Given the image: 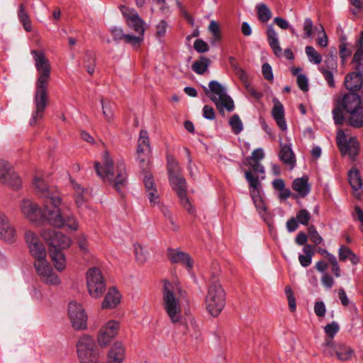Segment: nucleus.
<instances>
[{
	"mask_svg": "<svg viewBox=\"0 0 363 363\" xmlns=\"http://www.w3.org/2000/svg\"><path fill=\"white\" fill-rule=\"evenodd\" d=\"M31 55L35 61L38 72L35 91L33 99L34 108L29 121L30 125H35L43 120L45 108L48 104V84L50 78L51 65L42 50H33Z\"/></svg>",
	"mask_w": 363,
	"mask_h": 363,
	"instance_id": "f257e3e1",
	"label": "nucleus"
},
{
	"mask_svg": "<svg viewBox=\"0 0 363 363\" xmlns=\"http://www.w3.org/2000/svg\"><path fill=\"white\" fill-rule=\"evenodd\" d=\"M102 163L103 165H101L99 162L94 163L98 176L104 181L107 180L118 193L123 194V190L127 184V173L124 162H117L115 174L113 160L108 152L105 151L102 155Z\"/></svg>",
	"mask_w": 363,
	"mask_h": 363,
	"instance_id": "f03ea898",
	"label": "nucleus"
},
{
	"mask_svg": "<svg viewBox=\"0 0 363 363\" xmlns=\"http://www.w3.org/2000/svg\"><path fill=\"white\" fill-rule=\"evenodd\" d=\"M186 292L178 284L168 281L164 282L162 291L163 308L171 322L174 324L180 323L182 317V300Z\"/></svg>",
	"mask_w": 363,
	"mask_h": 363,
	"instance_id": "7ed1b4c3",
	"label": "nucleus"
},
{
	"mask_svg": "<svg viewBox=\"0 0 363 363\" xmlns=\"http://www.w3.org/2000/svg\"><path fill=\"white\" fill-rule=\"evenodd\" d=\"M65 210L69 211V206L63 203L61 197L52 198V210L48 213V224L57 228L66 227L70 230L76 231L79 228V221L73 213L66 214Z\"/></svg>",
	"mask_w": 363,
	"mask_h": 363,
	"instance_id": "20e7f679",
	"label": "nucleus"
},
{
	"mask_svg": "<svg viewBox=\"0 0 363 363\" xmlns=\"http://www.w3.org/2000/svg\"><path fill=\"white\" fill-rule=\"evenodd\" d=\"M20 210L25 218L30 223L39 225L45 221L48 223V213L52 212V206L50 203L43 201V208L33 201L25 199L20 203Z\"/></svg>",
	"mask_w": 363,
	"mask_h": 363,
	"instance_id": "39448f33",
	"label": "nucleus"
},
{
	"mask_svg": "<svg viewBox=\"0 0 363 363\" xmlns=\"http://www.w3.org/2000/svg\"><path fill=\"white\" fill-rule=\"evenodd\" d=\"M225 305V293L220 284L213 281L208 287L205 299L207 311L213 317L218 316Z\"/></svg>",
	"mask_w": 363,
	"mask_h": 363,
	"instance_id": "423d86ee",
	"label": "nucleus"
},
{
	"mask_svg": "<svg viewBox=\"0 0 363 363\" xmlns=\"http://www.w3.org/2000/svg\"><path fill=\"white\" fill-rule=\"evenodd\" d=\"M79 363H99L100 353L94 339L89 335H82L76 345Z\"/></svg>",
	"mask_w": 363,
	"mask_h": 363,
	"instance_id": "0eeeda50",
	"label": "nucleus"
},
{
	"mask_svg": "<svg viewBox=\"0 0 363 363\" xmlns=\"http://www.w3.org/2000/svg\"><path fill=\"white\" fill-rule=\"evenodd\" d=\"M209 89L205 87V93L208 94L211 92L210 99L214 102L217 108L223 112V109L232 111L234 109V102L227 94L226 90L218 82L213 80L209 82Z\"/></svg>",
	"mask_w": 363,
	"mask_h": 363,
	"instance_id": "6e6552de",
	"label": "nucleus"
},
{
	"mask_svg": "<svg viewBox=\"0 0 363 363\" xmlns=\"http://www.w3.org/2000/svg\"><path fill=\"white\" fill-rule=\"evenodd\" d=\"M245 177L249 183L250 195L257 212L264 220H267L269 213L266 203L261 196L262 187L259 177L254 176L250 170L245 172Z\"/></svg>",
	"mask_w": 363,
	"mask_h": 363,
	"instance_id": "1a4fd4ad",
	"label": "nucleus"
},
{
	"mask_svg": "<svg viewBox=\"0 0 363 363\" xmlns=\"http://www.w3.org/2000/svg\"><path fill=\"white\" fill-rule=\"evenodd\" d=\"M40 235L49 245V250H63L68 249L72 244V239L60 231L50 228H43Z\"/></svg>",
	"mask_w": 363,
	"mask_h": 363,
	"instance_id": "9d476101",
	"label": "nucleus"
},
{
	"mask_svg": "<svg viewBox=\"0 0 363 363\" xmlns=\"http://www.w3.org/2000/svg\"><path fill=\"white\" fill-rule=\"evenodd\" d=\"M86 288L91 298H99L106 291V283L101 270L91 267L86 272Z\"/></svg>",
	"mask_w": 363,
	"mask_h": 363,
	"instance_id": "9b49d317",
	"label": "nucleus"
},
{
	"mask_svg": "<svg viewBox=\"0 0 363 363\" xmlns=\"http://www.w3.org/2000/svg\"><path fill=\"white\" fill-rule=\"evenodd\" d=\"M336 142L341 154L354 161L359 152V143L355 137H349L345 130L337 133Z\"/></svg>",
	"mask_w": 363,
	"mask_h": 363,
	"instance_id": "f8f14e48",
	"label": "nucleus"
},
{
	"mask_svg": "<svg viewBox=\"0 0 363 363\" xmlns=\"http://www.w3.org/2000/svg\"><path fill=\"white\" fill-rule=\"evenodd\" d=\"M120 329V323L118 320H109L104 323L99 328L96 340L101 348L107 347L116 337Z\"/></svg>",
	"mask_w": 363,
	"mask_h": 363,
	"instance_id": "ddd939ff",
	"label": "nucleus"
},
{
	"mask_svg": "<svg viewBox=\"0 0 363 363\" xmlns=\"http://www.w3.org/2000/svg\"><path fill=\"white\" fill-rule=\"evenodd\" d=\"M24 240L29 253L34 258V261L47 257L45 247L34 231L26 230L24 233Z\"/></svg>",
	"mask_w": 363,
	"mask_h": 363,
	"instance_id": "4468645a",
	"label": "nucleus"
},
{
	"mask_svg": "<svg viewBox=\"0 0 363 363\" xmlns=\"http://www.w3.org/2000/svg\"><path fill=\"white\" fill-rule=\"evenodd\" d=\"M67 313L74 330H85L87 328L88 317L80 303L75 301H70L68 304Z\"/></svg>",
	"mask_w": 363,
	"mask_h": 363,
	"instance_id": "2eb2a0df",
	"label": "nucleus"
},
{
	"mask_svg": "<svg viewBox=\"0 0 363 363\" xmlns=\"http://www.w3.org/2000/svg\"><path fill=\"white\" fill-rule=\"evenodd\" d=\"M0 183L15 191L19 190L22 184L21 178L12 166L4 160H0Z\"/></svg>",
	"mask_w": 363,
	"mask_h": 363,
	"instance_id": "dca6fc26",
	"label": "nucleus"
},
{
	"mask_svg": "<svg viewBox=\"0 0 363 363\" xmlns=\"http://www.w3.org/2000/svg\"><path fill=\"white\" fill-rule=\"evenodd\" d=\"M169 181L172 189L177 192L182 206L189 213L193 214L194 210L189 199L186 196V182L182 174L171 176V177L169 178Z\"/></svg>",
	"mask_w": 363,
	"mask_h": 363,
	"instance_id": "f3484780",
	"label": "nucleus"
},
{
	"mask_svg": "<svg viewBox=\"0 0 363 363\" xmlns=\"http://www.w3.org/2000/svg\"><path fill=\"white\" fill-rule=\"evenodd\" d=\"M150 152L151 147L147 132L145 130H141L138 140L137 160L143 169H147L149 167Z\"/></svg>",
	"mask_w": 363,
	"mask_h": 363,
	"instance_id": "a211bd4d",
	"label": "nucleus"
},
{
	"mask_svg": "<svg viewBox=\"0 0 363 363\" xmlns=\"http://www.w3.org/2000/svg\"><path fill=\"white\" fill-rule=\"evenodd\" d=\"M17 231L9 218L0 209V240L8 244L17 240Z\"/></svg>",
	"mask_w": 363,
	"mask_h": 363,
	"instance_id": "6ab92c4d",
	"label": "nucleus"
},
{
	"mask_svg": "<svg viewBox=\"0 0 363 363\" xmlns=\"http://www.w3.org/2000/svg\"><path fill=\"white\" fill-rule=\"evenodd\" d=\"M120 10L130 29L133 30L136 33H145V22L134 9L121 6Z\"/></svg>",
	"mask_w": 363,
	"mask_h": 363,
	"instance_id": "aec40b11",
	"label": "nucleus"
},
{
	"mask_svg": "<svg viewBox=\"0 0 363 363\" xmlns=\"http://www.w3.org/2000/svg\"><path fill=\"white\" fill-rule=\"evenodd\" d=\"M33 186L37 195L43 199L44 201L50 203L52 205L54 196L60 197L57 190L54 187L48 186L41 178L35 177Z\"/></svg>",
	"mask_w": 363,
	"mask_h": 363,
	"instance_id": "412c9836",
	"label": "nucleus"
},
{
	"mask_svg": "<svg viewBox=\"0 0 363 363\" xmlns=\"http://www.w3.org/2000/svg\"><path fill=\"white\" fill-rule=\"evenodd\" d=\"M144 185L146 192V196L149 200L151 206L154 207L157 206L160 207V194L156 187L152 175L146 173L144 177Z\"/></svg>",
	"mask_w": 363,
	"mask_h": 363,
	"instance_id": "4be33fe9",
	"label": "nucleus"
},
{
	"mask_svg": "<svg viewBox=\"0 0 363 363\" xmlns=\"http://www.w3.org/2000/svg\"><path fill=\"white\" fill-rule=\"evenodd\" d=\"M338 105L345 111L347 116H348L362 106V103L358 94L350 92L345 94L342 99L338 101Z\"/></svg>",
	"mask_w": 363,
	"mask_h": 363,
	"instance_id": "5701e85b",
	"label": "nucleus"
},
{
	"mask_svg": "<svg viewBox=\"0 0 363 363\" xmlns=\"http://www.w3.org/2000/svg\"><path fill=\"white\" fill-rule=\"evenodd\" d=\"M168 257L172 263L183 265L189 273H191L194 267V261L189 254L179 249H169Z\"/></svg>",
	"mask_w": 363,
	"mask_h": 363,
	"instance_id": "b1692460",
	"label": "nucleus"
},
{
	"mask_svg": "<svg viewBox=\"0 0 363 363\" xmlns=\"http://www.w3.org/2000/svg\"><path fill=\"white\" fill-rule=\"evenodd\" d=\"M125 358V347L121 341H116L110 347L108 363H123Z\"/></svg>",
	"mask_w": 363,
	"mask_h": 363,
	"instance_id": "393cba45",
	"label": "nucleus"
},
{
	"mask_svg": "<svg viewBox=\"0 0 363 363\" xmlns=\"http://www.w3.org/2000/svg\"><path fill=\"white\" fill-rule=\"evenodd\" d=\"M326 67L322 66L318 68L319 71L323 75L328 85L333 88L335 86L334 80V72H337V62L333 57L328 58L325 60Z\"/></svg>",
	"mask_w": 363,
	"mask_h": 363,
	"instance_id": "a878e982",
	"label": "nucleus"
},
{
	"mask_svg": "<svg viewBox=\"0 0 363 363\" xmlns=\"http://www.w3.org/2000/svg\"><path fill=\"white\" fill-rule=\"evenodd\" d=\"M121 298L122 296L116 288H109L102 301L101 308L103 309H113L120 304Z\"/></svg>",
	"mask_w": 363,
	"mask_h": 363,
	"instance_id": "bb28decb",
	"label": "nucleus"
},
{
	"mask_svg": "<svg viewBox=\"0 0 363 363\" xmlns=\"http://www.w3.org/2000/svg\"><path fill=\"white\" fill-rule=\"evenodd\" d=\"M274 106L272 110V115L279 128L285 131L287 130V125L284 118V108L282 104L277 99L273 100Z\"/></svg>",
	"mask_w": 363,
	"mask_h": 363,
	"instance_id": "cd10ccee",
	"label": "nucleus"
},
{
	"mask_svg": "<svg viewBox=\"0 0 363 363\" xmlns=\"http://www.w3.org/2000/svg\"><path fill=\"white\" fill-rule=\"evenodd\" d=\"M311 189V186L307 176L296 178L292 182V189L297 193L299 197H306L310 193Z\"/></svg>",
	"mask_w": 363,
	"mask_h": 363,
	"instance_id": "c85d7f7f",
	"label": "nucleus"
},
{
	"mask_svg": "<svg viewBox=\"0 0 363 363\" xmlns=\"http://www.w3.org/2000/svg\"><path fill=\"white\" fill-rule=\"evenodd\" d=\"M267 37L268 43L273 50L274 54L280 57L282 55V49L280 47L278 35L272 25H269L267 28Z\"/></svg>",
	"mask_w": 363,
	"mask_h": 363,
	"instance_id": "c756f323",
	"label": "nucleus"
},
{
	"mask_svg": "<svg viewBox=\"0 0 363 363\" xmlns=\"http://www.w3.org/2000/svg\"><path fill=\"white\" fill-rule=\"evenodd\" d=\"M362 74L357 72L348 74L345 79V86L347 89L354 91L359 90L362 85Z\"/></svg>",
	"mask_w": 363,
	"mask_h": 363,
	"instance_id": "7c9ffc66",
	"label": "nucleus"
},
{
	"mask_svg": "<svg viewBox=\"0 0 363 363\" xmlns=\"http://www.w3.org/2000/svg\"><path fill=\"white\" fill-rule=\"evenodd\" d=\"M52 262L55 269L60 272L64 271L67 267V259L62 250H49Z\"/></svg>",
	"mask_w": 363,
	"mask_h": 363,
	"instance_id": "2f4dec72",
	"label": "nucleus"
},
{
	"mask_svg": "<svg viewBox=\"0 0 363 363\" xmlns=\"http://www.w3.org/2000/svg\"><path fill=\"white\" fill-rule=\"evenodd\" d=\"M347 124L353 128L363 127V105L347 116Z\"/></svg>",
	"mask_w": 363,
	"mask_h": 363,
	"instance_id": "473e14b6",
	"label": "nucleus"
},
{
	"mask_svg": "<svg viewBox=\"0 0 363 363\" xmlns=\"http://www.w3.org/2000/svg\"><path fill=\"white\" fill-rule=\"evenodd\" d=\"M281 148L279 154V159L285 164L294 165L295 163V156L290 144H281Z\"/></svg>",
	"mask_w": 363,
	"mask_h": 363,
	"instance_id": "72a5a7b5",
	"label": "nucleus"
},
{
	"mask_svg": "<svg viewBox=\"0 0 363 363\" xmlns=\"http://www.w3.org/2000/svg\"><path fill=\"white\" fill-rule=\"evenodd\" d=\"M335 353L339 360L347 361L352 357L354 351L348 345L337 343V346L335 347Z\"/></svg>",
	"mask_w": 363,
	"mask_h": 363,
	"instance_id": "f704fd0d",
	"label": "nucleus"
},
{
	"mask_svg": "<svg viewBox=\"0 0 363 363\" xmlns=\"http://www.w3.org/2000/svg\"><path fill=\"white\" fill-rule=\"evenodd\" d=\"M338 255L340 261H345L348 259L354 265H356L359 262V257H357L349 247L345 245H341L339 247Z\"/></svg>",
	"mask_w": 363,
	"mask_h": 363,
	"instance_id": "c9c22d12",
	"label": "nucleus"
},
{
	"mask_svg": "<svg viewBox=\"0 0 363 363\" xmlns=\"http://www.w3.org/2000/svg\"><path fill=\"white\" fill-rule=\"evenodd\" d=\"M33 265L35 270L40 279L48 272H50V270L53 269L50 263L47 259V257L38 260H35Z\"/></svg>",
	"mask_w": 363,
	"mask_h": 363,
	"instance_id": "e433bc0d",
	"label": "nucleus"
},
{
	"mask_svg": "<svg viewBox=\"0 0 363 363\" xmlns=\"http://www.w3.org/2000/svg\"><path fill=\"white\" fill-rule=\"evenodd\" d=\"M72 185L74 191L76 205L78 208H80L85 203L84 194L86 193L88 190L74 181H72Z\"/></svg>",
	"mask_w": 363,
	"mask_h": 363,
	"instance_id": "4c0bfd02",
	"label": "nucleus"
},
{
	"mask_svg": "<svg viewBox=\"0 0 363 363\" xmlns=\"http://www.w3.org/2000/svg\"><path fill=\"white\" fill-rule=\"evenodd\" d=\"M258 19L262 23L268 22L272 13L269 8L265 4H258L255 6Z\"/></svg>",
	"mask_w": 363,
	"mask_h": 363,
	"instance_id": "58836bf2",
	"label": "nucleus"
},
{
	"mask_svg": "<svg viewBox=\"0 0 363 363\" xmlns=\"http://www.w3.org/2000/svg\"><path fill=\"white\" fill-rule=\"evenodd\" d=\"M210 63L211 61L208 58L201 56L192 64V69L198 74H203L208 69Z\"/></svg>",
	"mask_w": 363,
	"mask_h": 363,
	"instance_id": "ea45409f",
	"label": "nucleus"
},
{
	"mask_svg": "<svg viewBox=\"0 0 363 363\" xmlns=\"http://www.w3.org/2000/svg\"><path fill=\"white\" fill-rule=\"evenodd\" d=\"M348 180L354 191L360 189L362 186V182L359 171L355 169H351L348 173Z\"/></svg>",
	"mask_w": 363,
	"mask_h": 363,
	"instance_id": "a19ab883",
	"label": "nucleus"
},
{
	"mask_svg": "<svg viewBox=\"0 0 363 363\" xmlns=\"http://www.w3.org/2000/svg\"><path fill=\"white\" fill-rule=\"evenodd\" d=\"M144 40V33H136V35L126 34L124 43L130 45L133 48L138 49Z\"/></svg>",
	"mask_w": 363,
	"mask_h": 363,
	"instance_id": "79ce46f5",
	"label": "nucleus"
},
{
	"mask_svg": "<svg viewBox=\"0 0 363 363\" xmlns=\"http://www.w3.org/2000/svg\"><path fill=\"white\" fill-rule=\"evenodd\" d=\"M303 251L304 252V253L306 255H300L298 256V260L302 267H307L312 262V257L313 255V251L311 245H306L303 247Z\"/></svg>",
	"mask_w": 363,
	"mask_h": 363,
	"instance_id": "37998d69",
	"label": "nucleus"
},
{
	"mask_svg": "<svg viewBox=\"0 0 363 363\" xmlns=\"http://www.w3.org/2000/svg\"><path fill=\"white\" fill-rule=\"evenodd\" d=\"M40 279L42 282L49 286H57L61 284L60 277L54 272L53 269L50 270V272H48Z\"/></svg>",
	"mask_w": 363,
	"mask_h": 363,
	"instance_id": "c03bdc74",
	"label": "nucleus"
},
{
	"mask_svg": "<svg viewBox=\"0 0 363 363\" xmlns=\"http://www.w3.org/2000/svg\"><path fill=\"white\" fill-rule=\"evenodd\" d=\"M186 333L189 334L194 339H199L201 337V329L199 325L196 321L191 318L189 323H186Z\"/></svg>",
	"mask_w": 363,
	"mask_h": 363,
	"instance_id": "a18cd8bd",
	"label": "nucleus"
},
{
	"mask_svg": "<svg viewBox=\"0 0 363 363\" xmlns=\"http://www.w3.org/2000/svg\"><path fill=\"white\" fill-rule=\"evenodd\" d=\"M167 170L169 178L182 174L179 162L172 156L167 157Z\"/></svg>",
	"mask_w": 363,
	"mask_h": 363,
	"instance_id": "49530a36",
	"label": "nucleus"
},
{
	"mask_svg": "<svg viewBox=\"0 0 363 363\" xmlns=\"http://www.w3.org/2000/svg\"><path fill=\"white\" fill-rule=\"evenodd\" d=\"M306 54L310 62L319 65L322 62V56L312 46L306 47Z\"/></svg>",
	"mask_w": 363,
	"mask_h": 363,
	"instance_id": "de8ad7c7",
	"label": "nucleus"
},
{
	"mask_svg": "<svg viewBox=\"0 0 363 363\" xmlns=\"http://www.w3.org/2000/svg\"><path fill=\"white\" fill-rule=\"evenodd\" d=\"M134 254L136 261L139 264L145 263L147 259V252L139 244L133 245Z\"/></svg>",
	"mask_w": 363,
	"mask_h": 363,
	"instance_id": "09e8293b",
	"label": "nucleus"
},
{
	"mask_svg": "<svg viewBox=\"0 0 363 363\" xmlns=\"http://www.w3.org/2000/svg\"><path fill=\"white\" fill-rule=\"evenodd\" d=\"M101 103L104 118L108 122L113 121L114 113L111 104L108 101L106 102L104 99H101Z\"/></svg>",
	"mask_w": 363,
	"mask_h": 363,
	"instance_id": "8fccbe9b",
	"label": "nucleus"
},
{
	"mask_svg": "<svg viewBox=\"0 0 363 363\" xmlns=\"http://www.w3.org/2000/svg\"><path fill=\"white\" fill-rule=\"evenodd\" d=\"M229 124L235 134H239L243 129L242 121L237 114L230 118Z\"/></svg>",
	"mask_w": 363,
	"mask_h": 363,
	"instance_id": "3c124183",
	"label": "nucleus"
},
{
	"mask_svg": "<svg viewBox=\"0 0 363 363\" xmlns=\"http://www.w3.org/2000/svg\"><path fill=\"white\" fill-rule=\"evenodd\" d=\"M284 291L287 297L289 310L294 312L296 310V301L294 291L289 286L285 287Z\"/></svg>",
	"mask_w": 363,
	"mask_h": 363,
	"instance_id": "603ef678",
	"label": "nucleus"
},
{
	"mask_svg": "<svg viewBox=\"0 0 363 363\" xmlns=\"http://www.w3.org/2000/svg\"><path fill=\"white\" fill-rule=\"evenodd\" d=\"M352 46L348 43H342L339 46V54L342 60V62L345 63L347 57L352 53Z\"/></svg>",
	"mask_w": 363,
	"mask_h": 363,
	"instance_id": "864d4df0",
	"label": "nucleus"
},
{
	"mask_svg": "<svg viewBox=\"0 0 363 363\" xmlns=\"http://www.w3.org/2000/svg\"><path fill=\"white\" fill-rule=\"evenodd\" d=\"M337 343L334 342L332 340H326L323 345V353L327 357H333L335 353V347Z\"/></svg>",
	"mask_w": 363,
	"mask_h": 363,
	"instance_id": "5fc2aeb1",
	"label": "nucleus"
},
{
	"mask_svg": "<svg viewBox=\"0 0 363 363\" xmlns=\"http://www.w3.org/2000/svg\"><path fill=\"white\" fill-rule=\"evenodd\" d=\"M85 67L87 72L91 75L95 70V59L91 52H86L84 57Z\"/></svg>",
	"mask_w": 363,
	"mask_h": 363,
	"instance_id": "6e6d98bb",
	"label": "nucleus"
},
{
	"mask_svg": "<svg viewBox=\"0 0 363 363\" xmlns=\"http://www.w3.org/2000/svg\"><path fill=\"white\" fill-rule=\"evenodd\" d=\"M296 220L298 222L303 225H307L311 218V216L309 211L306 209H301L296 213Z\"/></svg>",
	"mask_w": 363,
	"mask_h": 363,
	"instance_id": "4d7b16f0",
	"label": "nucleus"
},
{
	"mask_svg": "<svg viewBox=\"0 0 363 363\" xmlns=\"http://www.w3.org/2000/svg\"><path fill=\"white\" fill-rule=\"evenodd\" d=\"M316 31L320 35L317 39V43L322 48H326L328 46V37L325 32L323 26L320 24L319 27L315 28Z\"/></svg>",
	"mask_w": 363,
	"mask_h": 363,
	"instance_id": "13d9d810",
	"label": "nucleus"
},
{
	"mask_svg": "<svg viewBox=\"0 0 363 363\" xmlns=\"http://www.w3.org/2000/svg\"><path fill=\"white\" fill-rule=\"evenodd\" d=\"M231 65L234 69L235 74L238 76V77L240 79L243 85H245L246 84L249 83L248 75L245 72V71L237 65Z\"/></svg>",
	"mask_w": 363,
	"mask_h": 363,
	"instance_id": "bf43d9fd",
	"label": "nucleus"
},
{
	"mask_svg": "<svg viewBox=\"0 0 363 363\" xmlns=\"http://www.w3.org/2000/svg\"><path fill=\"white\" fill-rule=\"evenodd\" d=\"M340 327L336 322H332L325 326L324 330L326 335L332 340L339 331Z\"/></svg>",
	"mask_w": 363,
	"mask_h": 363,
	"instance_id": "052dcab7",
	"label": "nucleus"
},
{
	"mask_svg": "<svg viewBox=\"0 0 363 363\" xmlns=\"http://www.w3.org/2000/svg\"><path fill=\"white\" fill-rule=\"evenodd\" d=\"M168 28L167 23L162 20L156 26V36L160 40L163 38L167 33Z\"/></svg>",
	"mask_w": 363,
	"mask_h": 363,
	"instance_id": "680f3d73",
	"label": "nucleus"
},
{
	"mask_svg": "<svg viewBox=\"0 0 363 363\" xmlns=\"http://www.w3.org/2000/svg\"><path fill=\"white\" fill-rule=\"evenodd\" d=\"M313 28V23L312 20L309 18H305L303 26V29L304 31L303 38H309L312 36Z\"/></svg>",
	"mask_w": 363,
	"mask_h": 363,
	"instance_id": "e2e57ef3",
	"label": "nucleus"
},
{
	"mask_svg": "<svg viewBox=\"0 0 363 363\" xmlns=\"http://www.w3.org/2000/svg\"><path fill=\"white\" fill-rule=\"evenodd\" d=\"M208 29L212 33L214 40H220L221 35L220 32V28L218 24L215 21H211L210 22Z\"/></svg>",
	"mask_w": 363,
	"mask_h": 363,
	"instance_id": "0e129e2a",
	"label": "nucleus"
},
{
	"mask_svg": "<svg viewBox=\"0 0 363 363\" xmlns=\"http://www.w3.org/2000/svg\"><path fill=\"white\" fill-rule=\"evenodd\" d=\"M247 94L253 99L259 100L262 96L263 94L261 91H258L255 88L252 86L250 82L244 85Z\"/></svg>",
	"mask_w": 363,
	"mask_h": 363,
	"instance_id": "69168bd1",
	"label": "nucleus"
},
{
	"mask_svg": "<svg viewBox=\"0 0 363 363\" xmlns=\"http://www.w3.org/2000/svg\"><path fill=\"white\" fill-rule=\"evenodd\" d=\"M308 232L311 240L315 245L320 244L323 242L322 237L318 234L313 225L308 228Z\"/></svg>",
	"mask_w": 363,
	"mask_h": 363,
	"instance_id": "338daca9",
	"label": "nucleus"
},
{
	"mask_svg": "<svg viewBox=\"0 0 363 363\" xmlns=\"http://www.w3.org/2000/svg\"><path fill=\"white\" fill-rule=\"evenodd\" d=\"M321 283L325 288L330 289L333 286L335 280L331 275L324 273L321 277Z\"/></svg>",
	"mask_w": 363,
	"mask_h": 363,
	"instance_id": "774afa93",
	"label": "nucleus"
}]
</instances>
